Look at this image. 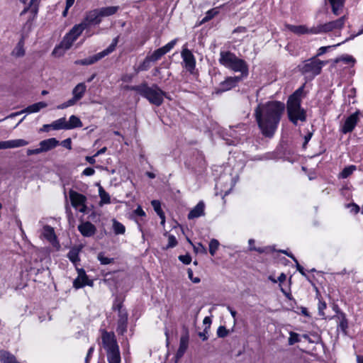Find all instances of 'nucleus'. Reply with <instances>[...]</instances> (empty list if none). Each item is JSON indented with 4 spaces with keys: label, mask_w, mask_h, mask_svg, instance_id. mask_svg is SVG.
<instances>
[{
    "label": "nucleus",
    "mask_w": 363,
    "mask_h": 363,
    "mask_svg": "<svg viewBox=\"0 0 363 363\" xmlns=\"http://www.w3.org/2000/svg\"><path fill=\"white\" fill-rule=\"evenodd\" d=\"M125 309V308L123 306V298L117 296L113 301L112 310L118 312Z\"/></svg>",
    "instance_id": "38"
},
{
    "label": "nucleus",
    "mask_w": 363,
    "mask_h": 363,
    "mask_svg": "<svg viewBox=\"0 0 363 363\" xmlns=\"http://www.w3.org/2000/svg\"><path fill=\"white\" fill-rule=\"evenodd\" d=\"M177 245V240L174 235H168V244L166 247V249L174 247Z\"/></svg>",
    "instance_id": "47"
},
{
    "label": "nucleus",
    "mask_w": 363,
    "mask_h": 363,
    "mask_svg": "<svg viewBox=\"0 0 363 363\" xmlns=\"http://www.w3.org/2000/svg\"><path fill=\"white\" fill-rule=\"evenodd\" d=\"M228 331L227 330L225 326L221 325L218 327L217 330V335L219 337H225V336L228 335Z\"/></svg>",
    "instance_id": "49"
},
{
    "label": "nucleus",
    "mask_w": 363,
    "mask_h": 363,
    "mask_svg": "<svg viewBox=\"0 0 363 363\" xmlns=\"http://www.w3.org/2000/svg\"><path fill=\"white\" fill-rule=\"evenodd\" d=\"M357 167L353 164L345 167L339 174L338 177L342 179H346L348 177H350L355 170H357Z\"/></svg>",
    "instance_id": "35"
},
{
    "label": "nucleus",
    "mask_w": 363,
    "mask_h": 363,
    "mask_svg": "<svg viewBox=\"0 0 363 363\" xmlns=\"http://www.w3.org/2000/svg\"><path fill=\"white\" fill-rule=\"evenodd\" d=\"M328 1L331 6L333 14L339 16L342 12L345 0H328Z\"/></svg>",
    "instance_id": "24"
},
{
    "label": "nucleus",
    "mask_w": 363,
    "mask_h": 363,
    "mask_svg": "<svg viewBox=\"0 0 363 363\" xmlns=\"http://www.w3.org/2000/svg\"><path fill=\"white\" fill-rule=\"evenodd\" d=\"M48 104L44 101H40L35 104H33L32 105L28 106L25 109L22 110L21 112L16 113L15 114H13L12 116H17L22 113H37L40 111L41 109L47 107Z\"/></svg>",
    "instance_id": "21"
},
{
    "label": "nucleus",
    "mask_w": 363,
    "mask_h": 363,
    "mask_svg": "<svg viewBox=\"0 0 363 363\" xmlns=\"http://www.w3.org/2000/svg\"><path fill=\"white\" fill-rule=\"evenodd\" d=\"M347 19V18L346 16H342L335 21H329L323 24H319L315 26V35L342 29L344 27Z\"/></svg>",
    "instance_id": "9"
},
{
    "label": "nucleus",
    "mask_w": 363,
    "mask_h": 363,
    "mask_svg": "<svg viewBox=\"0 0 363 363\" xmlns=\"http://www.w3.org/2000/svg\"><path fill=\"white\" fill-rule=\"evenodd\" d=\"M118 323L116 331L118 335H123L127 330L128 313L126 309L118 312Z\"/></svg>",
    "instance_id": "18"
},
{
    "label": "nucleus",
    "mask_w": 363,
    "mask_h": 363,
    "mask_svg": "<svg viewBox=\"0 0 363 363\" xmlns=\"http://www.w3.org/2000/svg\"><path fill=\"white\" fill-rule=\"evenodd\" d=\"M86 29L85 23H79L75 25L68 33L65 35L63 38L60 47L55 48L52 51V55L55 56H61L63 55V52H59L61 49H64L65 50H69L73 45L74 42L78 38V37L82 33V32Z\"/></svg>",
    "instance_id": "6"
},
{
    "label": "nucleus",
    "mask_w": 363,
    "mask_h": 363,
    "mask_svg": "<svg viewBox=\"0 0 363 363\" xmlns=\"http://www.w3.org/2000/svg\"><path fill=\"white\" fill-rule=\"evenodd\" d=\"M359 121V112H355L348 116L342 126L341 127V131L344 134L351 133Z\"/></svg>",
    "instance_id": "16"
},
{
    "label": "nucleus",
    "mask_w": 363,
    "mask_h": 363,
    "mask_svg": "<svg viewBox=\"0 0 363 363\" xmlns=\"http://www.w3.org/2000/svg\"><path fill=\"white\" fill-rule=\"evenodd\" d=\"M194 249L196 253H201V254L207 253V250H206V247L201 243H198L196 245H194Z\"/></svg>",
    "instance_id": "50"
},
{
    "label": "nucleus",
    "mask_w": 363,
    "mask_h": 363,
    "mask_svg": "<svg viewBox=\"0 0 363 363\" xmlns=\"http://www.w3.org/2000/svg\"><path fill=\"white\" fill-rule=\"evenodd\" d=\"M78 230L84 237H91L96 233V227L89 221L82 223L78 225Z\"/></svg>",
    "instance_id": "19"
},
{
    "label": "nucleus",
    "mask_w": 363,
    "mask_h": 363,
    "mask_svg": "<svg viewBox=\"0 0 363 363\" xmlns=\"http://www.w3.org/2000/svg\"><path fill=\"white\" fill-rule=\"evenodd\" d=\"M177 39H174L164 46L155 50L150 55H148L152 62L159 60L163 55L169 52L176 45Z\"/></svg>",
    "instance_id": "12"
},
{
    "label": "nucleus",
    "mask_w": 363,
    "mask_h": 363,
    "mask_svg": "<svg viewBox=\"0 0 363 363\" xmlns=\"http://www.w3.org/2000/svg\"><path fill=\"white\" fill-rule=\"evenodd\" d=\"M28 141L25 140L23 139L6 140L7 149L23 147L28 145Z\"/></svg>",
    "instance_id": "31"
},
{
    "label": "nucleus",
    "mask_w": 363,
    "mask_h": 363,
    "mask_svg": "<svg viewBox=\"0 0 363 363\" xmlns=\"http://www.w3.org/2000/svg\"><path fill=\"white\" fill-rule=\"evenodd\" d=\"M43 237L51 243L57 241V237L55 233L54 228L50 225H45L43 230Z\"/></svg>",
    "instance_id": "25"
},
{
    "label": "nucleus",
    "mask_w": 363,
    "mask_h": 363,
    "mask_svg": "<svg viewBox=\"0 0 363 363\" xmlns=\"http://www.w3.org/2000/svg\"><path fill=\"white\" fill-rule=\"evenodd\" d=\"M285 106L279 101L259 104L255 110V116L262 133L266 137L274 134Z\"/></svg>",
    "instance_id": "1"
},
{
    "label": "nucleus",
    "mask_w": 363,
    "mask_h": 363,
    "mask_svg": "<svg viewBox=\"0 0 363 363\" xmlns=\"http://www.w3.org/2000/svg\"><path fill=\"white\" fill-rule=\"evenodd\" d=\"M101 345L104 349L108 363H121V353L116 335L113 332L100 330Z\"/></svg>",
    "instance_id": "4"
},
{
    "label": "nucleus",
    "mask_w": 363,
    "mask_h": 363,
    "mask_svg": "<svg viewBox=\"0 0 363 363\" xmlns=\"http://www.w3.org/2000/svg\"><path fill=\"white\" fill-rule=\"evenodd\" d=\"M113 229L116 235H123L125 232L124 225L115 219L113 220Z\"/></svg>",
    "instance_id": "40"
},
{
    "label": "nucleus",
    "mask_w": 363,
    "mask_h": 363,
    "mask_svg": "<svg viewBox=\"0 0 363 363\" xmlns=\"http://www.w3.org/2000/svg\"><path fill=\"white\" fill-rule=\"evenodd\" d=\"M128 89L135 91L145 98L151 104L160 106L162 104L164 98L170 99L166 92L163 91L157 84L149 86L147 83L128 86Z\"/></svg>",
    "instance_id": "3"
},
{
    "label": "nucleus",
    "mask_w": 363,
    "mask_h": 363,
    "mask_svg": "<svg viewBox=\"0 0 363 363\" xmlns=\"http://www.w3.org/2000/svg\"><path fill=\"white\" fill-rule=\"evenodd\" d=\"M69 199L72 206L77 211L81 213H85L86 211V197L72 189L69 191Z\"/></svg>",
    "instance_id": "10"
},
{
    "label": "nucleus",
    "mask_w": 363,
    "mask_h": 363,
    "mask_svg": "<svg viewBox=\"0 0 363 363\" xmlns=\"http://www.w3.org/2000/svg\"><path fill=\"white\" fill-rule=\"evenodd\" d=\"M219 62L228 69L235 72H240V75L242 77L248 76L249 69L247 62L230 51L220 52Z\"/></svg>",
    "instance_id": "5"
},
{
    "label": "nucleus",
    "mask_w": 363,
    "mask_h": 363,
    "mask_svg": "<svg viewBox=\"0 0 363 363\" xmlns=\"http://www.w3.org/2000/svg\"><path fill=\"white\" fill-rule=\"evenodd\" d=\"M40 153H42L40 147L39 148H36V149H33V150H30V149L27 150V155H38V154H40Z\"/></svg>",
    "instance_id": "59"
},
{
    "label": "nucleus",
    "mask_w": 363,
    "mask_h": 363,
    "mask_svg": "<svg viewBox=\"0 0 363 363\" xmlns=\"http://www.w3.org/2000/svg\"><path fill=\"white\" fill-rule=\"evenodd\" d=\"M230 134L234 138V140L230 143L233 145H236L237 144H238L242 140V138L245 135V133H239V134L238 135L237 131L234 129L231 130Z\"/></svg>",
    "instance_id": "42"
},
{
    "label": "nucleus",
    "mask_w": 363,
    "mask_h": 363,
    "mask_svg": "<svg viewBox=\"0 0 363 363\" xmlns=\"http://www.w3.org/2000/svg\"><path fill=\"white\" fill-rule=\"evenodd\" d=\"M220 243L218 240L212 239L209 242V252L212 256H214L218 249Z\"/></svg>",
    "instance_id": "43"
},
{
    "label": "nucleus",
    "mask_w": 363,
    "mask_h": 363,
    "mask_svg": "<svg viewBox=\"0 0 363 363\" xmlns=\"http://www.w3.org/2000/svg\"><path fill=\"white\" fill-rule=\"evenodd\" d=\"M97 258L100 263L104 265L109 264L113 262V258L106 257L104 252L99 253Z\"/></svg>",
    "instance_id": "44"
},
{
    "label": "nucleus",
    "mask_w": 363,
    "mask_h": 363,
    "mask_svg": "<svg viewBox=\"0 0 363 363\" xmlns=\"http://www.w3.org/2000/svg\"><path fill=\"white\" fill-rule=\"evenodd\" d=\"M289 335L290 336L288 340L289 345H293L295 343L298 342L300 341L299 335L298 333H296L294 332H290Z\"/></svg>",
    "instance_id": "45"
},
{
    "label": "nucleus",
    "mask_w": 363,
    "mask_h": 363,
    "mask_svg": "<svg viewBox=\"0 0 363 363\" xmlns=\"http://www.w3.org/2000/svg\"><path fill=\"white\" fill-rule=\"evenodd\" d=\"M247 77L235 76L227 77L224 81L220 82L219 89L220 91H227L235 87L240 82Z\"/></svg>",
    "instance_id": "15"
},
{
    "label": "nucleus",
    "mask_w": 363,
    "mask_h": 363,
    "mask_svg": "<svg viewBox=\"0 0 363 363\" xmlns=\"http://www.w3.org/2000/svg\"><path fill=\"white\" fill-rule=\"evenodd\" d=\"M179 259L185 264H189L191 262V257L189 255L179 256Z\"/></svg>",
    "instance_id": "53"
},
{
    "label": "nucleus",
    "mask_w": 363,
    "mask_h": 363,
    "mask_svg": "<svg viewBox=\"0 0 363 363\" xmlns=\"http://www.w3.org/2000/svg\"><path fill=\"white\" fill-rule=\"evenodd\" d=\"M59 145V141L54 138H48L40 142V149L42 152H48Z\"/></svg>",
    "instance_id": "22"
},
{
    "label": "nucleus",
    "mask_w": 363,
    "mask_h": 363,
    "mask_svg": "<svg viewBox=\"0 0 363 363\" xmlns=\"http://www.w3.org/2000/svg\"><path fill=\"white\" fill-rule=\"evenodd\" d=\"M79 249L74 247L69 251L67 257L73 264H76L79 261Z\"/></svg>",
    "instance_id": "37"
},
{
    "label": "nucleus",
    "mask_w": 363,
    "mask_h": 363,
    "mask_svg": "<svg viewBox=\"0 0 363 363\" xmlns=\"http://www.w3.org/2000/svg\"><path fill=\"white\" fill-rule=\"evenodd\" d=\"M102 21L99 9L88 11L82 23L86 24V28L90 25H99Z\"/></svg>",
    "instance_id": "14"
},
{
    "label": "nucleus",
    "mask_w": 363,
    "mask_h": 363,
    "mask_svg": "<svg viewBox=\"0 0 363 363\" xmlns=\"http://www.w3.org/2000/svg\"><path fill=\"white\" fill-rule=\"evenodd\" d=\"M207 333V328H206L203 330V332H200L199 333V336L204 341L208 339V336L206 335Z\"/></svg>",
    "instance_id": "62"
},
{
    "label": "nucleus",
    "mask_w": 363,
    "mask_h": 363,
    "mask_svg": "<svg viewBox=\"0 0 363 363\" xmlns=\"http://www.w3.org/2000/svg\"><path fill=\"white\" fill-rule=\"evenodd\" d=\"M152 62L150 57L147 55L143 62L137 67L135 68L136 72H140L142 71H147L150 67V62Z\"/></svg>",
    "instance_id": "41"
},
{
    "label": "nucleus",
    "mask_w": 363,
    "mask_h": 363,
    "mask_svg": "<svg viewBox=\"0 0 363 363\" xmlns=\"http://www.w3.org/2000/svg\"><path fill=\"white\" fill-rule=\"evenodd\" d=\"M146 216V213L143 210V208H141L140 206H138L137 207L136 209H135L133 211V216L134 217H141V218H143V217H145Z\"/></svg>",
    "instance_id": "48"
},
{
    "label": "nucleus",
    "mask_w": 363,
    "mask_h": 363,
    "mask_svg": "<svg viewBox=\"0 0 363 363\" xmlns=\"http://www.w3.org/2000/svg\"><path fill=\"white\" fill-rule=\"evenodd\" d=\"M304 86L299 87L288 99L286 104L287 114L289 121L294 125L298 121L304 122L306 120V112L301 107V101L303 98Z\"/></svg>",
    "instance_id": "2"
},
{
    "label": "nucleus",
    "mask_w": 363,
    "mask_h": 363,
    "mask_svg": "<svg viewBox=\"0 0 363 363\" xmlns=\"http://www.w3.org/2000/svg\"><path fill=\"white\" fill-rule=\"evenodd\" d=\"M339 62H343L347 65H354L356 62V60L350 55H342L339 57L335 58L333 60L334 64H338Z\"/></svg>",
    "instance_id": "30"
},
{
    "label": "nucleus",
    "mask_w": 363,
    "mask_h": 363,
    "mask_svg": "<svg viewBox=\"0 0 363 363\" xmlns=\"http://www.w3.org/2000/svg\"><path fill=\"white\" fill-rule=\"evenodd\" d=\"M205 203L203 201H200L195 207H194L188 214L189 220L199 218L205 214Z\"/></svg>",
    "instance_id": "20"
},
{
    "label": "nucleus",
    "mask_w": 363,
    "mask_h": 363,
    "mask_svg": "<svg viewBox=\"0 0 363 363\" xmlns=\"http://www.w3.org/2000/svg\"><path fill=\"white\" fill-rule=\"evenodd\" d=\"M255 243V240L252 239L249 240V245H250V250H255L257 252H259L260 253L263 252L264 250L261 248H256L255 247H253L252 245Z\"/></svg>",
    "instance_id": "56"
},
{
    "label": "nucleus",
    "mask_w": 363,
    "mask_h": 363,
    "mask_svg": "<svg viewBox=\"0 0 363 363\" xmlns=\"http://www.w3.org/2000/svg\"><path fill=\"white\" fill-rule=\"evenodd\" d=\"M339 326L343 330H345L347 328V321L344 316L342 317V320H340Z\"/></svg>",
    "instance_id": "58"
},
{
    "label": "nucleus",
    "mask_w": 363,
    "mask_h": 363,
    "mask_svg": "<svg viewBox=\"0 0 363 363\" xmlns=\"http://www.w3.org/2000/svg\"><path fill=\"white\" fill-rule=\"evenodd\" d=\"M75 0H66V8L63 11V16H65L68 9L74 4Z\"/></svg>",
    "instance_id": "55"
},
{
    "label": "nucleus",
    "mask_w": 363,
    "mask_h": 363,
    "mask_svg": "<svg viewBox=\"0 0 363 363\" xmlns=\"http://www.w3.org/2000/svg\"><path fill=\"white\" fill-rule=\"evenodd\" d=\"M344 43V41L342 42V43ZM342 44V43H337V45H335L333 46H323V47H320L318 50V52L316 54V55L315 57H316V58L319 56H321L323 55L324 53H325L330 48L332 47H337V46H339Z\"/></svg>",
    "instance_id": "46"
},
{
    "label": "nucleus",
    "mask_w": 363,
    "mask_h": 363,
    "mask_svg": "<svg viewBox=\"0 0 363 363\" xmlns=\"http://www.w3.org/2000/svg\"><path fill=\"white\" fill-rule=\"evenodd\" d=\"M151 205L153 207L155 211L157 213V214L162 219V223L163 224L164 223V214L161 208V203L157 200H152L151 201Z\"/></svg>",
    "instance_id": "36"
},
{
    "label": "nucleus",
    "mask_w": 363,
    "mask_h": 363,
    "mask_svg": "<svg viewBox=\"0 0 363 363\" xmlns=\"http://www.w3.org/2000/svg\"><path fill=\"white\" fill-rule=\"evenodd\" d=\"M77 270L78 276L73 281V286L75 289H78L85 286H93V281L89 279L84 269L77 268Z\"/></svg>",
    "instance_id": "13"
},
{
    "label": "nucleus",
    "mask_w": 363,
    "mask_h": 363,
    "mask_svg": "<svg viewBox=\"0 0 363 363\" xmlns=\"http://www.w3.org/2000/svg\"><path fill=\"white\" fill-rule=\"evenodd\" d=\"M119 6H110L106 7L99 8L101 18L108 17L116 14L118 10Z\"/></svg>",
    "instance_id": "27"
},
{
    "label": "nucleus",
    "mask_w": 363,
    "mask_h": 363,
    "mask_svg": "<svg viewBox=\"0 0 363 363\" xmlns=\"http://www.w3.org/2000/svg\"><path fill=\"white\" fill-rule=\"evenodd\" d=\"M62 145L67 148L68 150H71L72 149V141H71V139L70 138H67L65 139V140H63L62 142Z\"/></svg>",
    "instance_id": "57"
},
{
    "label": "nucleus",
    "mask_w": 363,
    "mask_h": 363,
    "mask_svg": "<svg viewBox=\"0 0 363 363\" xmlns=\"http://www.w3.org/2000/svg\"><path fill=\"white\" fill-rule=\"evenodd\" d=\"M51 126L53 130H68L67 120L65 117L53 121Z\"/></svg>",
    "instance_id": "33"
},
{
    "label": "nucleus",
    "mask_w": 363,
    "mask_h": 363,
    "mask_svg": "<svg viewBox=\"0 0 363 363\" xmlns=\"http://www.w3.org/2000/svg\"><path fill=\"white\" fill-rule=\"evenodd\" d=\"M219 13L218 8H213L212 9L208 10L206 14L203 18L201 20L200 24L205 23L210 20H211L214 16L218 15Z\"/></svg>",
    "instance_id": "39"
},
{
    "label": "nucleus",
    "mask_w": 363,
    "mask_h": 363,
    "mask_svg": "<svg viewBox=\"0 0 363 363\" xmlns=\"http://www.w3.org/2000/svg\"><path fill=\"white\" fill-rule=\"evenodd\" d=\"M181 56L184 67L188 72L193 74L196 67V59L191 51L184 48L182 50Z\"/></svg>",
    "instance_id": "11"
},
{
    "label": "nucleus",
    "mask_w": 363,
    "mask_h": 363,
    "mask_svg": "<svg viewBox=\"0 0 363 363\" xmlns=\"http://www.w3.org/2000/svg\"><path fill=\"white\" fill-rule=\"evenodd\" d=\"M99 194L101 199L99 205L108 204L111 203V198L109 194L104 189L102 186L99 188Z\"/></svg>",
    "instance_id": "34"
},
{
    "label": "nucleus",
    "mask_w": 363,
    "mask_h": 363,
    "mask_svg": "<svg viewBox=\"0 0 363 363\" xmlns=\"http://www.w3.org/2000/svg\"><path fill=\"white\" fill-rule=\"evenodd\" d=\"M40 1V0H31L29 6L25 8L23 11L21 12V15H23L26 13L27 11H30L33 16V18H35L38 12V5Z\"/></svg>",
    "instance_id": "29"
},
{
    "label": "nucleus",
    "mask_w": 363,
    "mask_h": 363,
    "mask_svg": "<svg viewBox=\"0 0 363 363\" xmlns=\"http://www.w3.org/2000/svg\"><path fill=\"white\" fill-rule=\"evenodd\" d=\"M77 101L73 99H69L68 101H65V104H66V106L67 107H69V106H74V104H76Z\"/></svg>",
    "instance_id": "64"
},
{
    "label": "nucleus",
    "mask_w": 363,
    "mask_h": 363,
    "mask_svg": "<svg viewBox=\"0 0 363 363\" xmlns=\"http://www.w3.org/2000/svg\"><path fill=\"white\" fill-rule=\"evenodd\" d=\"M86 90V86L84 82L79 83L72 89V98L77 102L84 96Z\"/></svg>",
    "instance_id": "23"
},
{
    "label": "nucleus",
    "mask_w": 363,
    "mask_h": 363,
    "mask_svg": "<svg viewBox=\"0 0 363 363\" xmlns=\"http://www.w3.org/2000/svg\"><path fill=\"white\" fill-rule=\"evenodd\" d=\"M325 64V62L313 57L303 61L298 65L297 69L306 77L314 78L320 74L322 68Z\"/></svg>",
    "instance_id": "7"
},
{
    "label": "nucleus",
    "mask_w": 363,
    "mask_h": 363,
    "mask_svg": "<svg viewBox=\"0 0 363 363\" xmlns=\"http://www.w3.org/2000/svg\"><path fill=\"white\" fill-rule=\"evenodd\" d=\"M94 351V347H91L89 349L87 354H86V359H85V363H88L89 362V360L91 358V357L92 356V354H93Z\"/></svg>",
    "instance_id": "60"
},
{
    "label": "nucleus",
    "mask_w": 363,
    "mask_h": 363,
    "mask_svg": "<svg viewBox=\"0 0 363 363\" xmlns=\"http://www.w3.org/2000/svg\"><path fill=\"white\" fill-rule=\"evenodd\" d=\"M118 43V37H116L113 39L111 45L103 51L98 52L93 56L89 57L87 58L83 59V60H78L74 62V64L79 65H93L95 62H98L101 59L104 58V57L108 55L111 52H113Z\"/></svg>",
    "instance_id": "8"
},
{
    "label": "nucleus",
    "mask_w": 363,
    "mask_h": 363,
    "mask_svg": "<svg viewBox=\"0 0 363 363\" xmlns=\"http://www.w3.org/2000/svg\"><path fill=\"white\" fill-rule=\"evenodd\" d=\"M189 344V337L188 335H183L180 338L179 347L177 352L176 357L177 358H181L184 352H186Z\"/></svg>",
    "instance_id": "26"
},
{
    "label": "nucleus",
    "mask_w": 363,
    "mask_h": 363,
    "mask_svg": "<svg viewBox=\"0 0 363 363\" xmlns=\"http://www.w3.org/2000/svg\"><path fill=\"white\" fill-rule=\"evenodd\" d=\"M24 38L25 36H22L21 40L18 41V43L13 50L11 52V55L13 56L16 57H21L25 55Z\"/></svg>",
    "instance_id": "28"
},
{
    "label": "nucleus",
    "mask_w": 363,
    "mask_h": 363,
    "mask_svg": "<svg viewBox=\"0 0 363 363\" xmlns=\"http://www.w3.org/2000/svg\"><path fill=\"white\" fill-rule=\"evenodd\" d=\"M227 309L230 312V313L232 315V317L233 318L234 320H235L236 316H237V312L229 306L227 307Z\"/></svg>",
    "instance_id": "63"
},
{
    "label": "nucleus",
    "mask_w": 363,
    "mask_h": 363,
    "mask_svg": "<svg viewBox=\"0 0 363 363\" xmlns=\"http://www.w3.org/2000/svg\"><path fill=\"white\" fill-rule=\"evenodd\" d=\"M312 136H313L312 132H308V134L304 136L303 147H305L308 144V143L311 139Z\"/></svg>",
    "instance_id": "61"
},
{
    "label": "nucleus",
    "mask_w": 363,
    "mask_h": 363,
    "mask_svg": "<svg viewBox=\"0 0 363 363\" xmlns=\"http://www.w3.org/2000/svg\"><path fill=\"white\" fill-rule=\"evenodd\" d=\"M68 130H71L76 128L82 127L83 124L79 117L72 115L69 117V121H67Z\"/></svg>",
    "instance_id": "32"
},
{
    "label": "nucleus",
    "mask_w": 363,
    "mask_h": 363,
    "mask_svg": "<svg viewBox=\"0 0 363 363\" xmlns=\"http://www.w3.org/2000/svg\"><path fill=\"white\" fill-rule=\"evenodd\" d=\"M288 257H291L296 263L297 270L303 275H305L303 267L300 265L296 258L293 255H288Z\"/></svg>",
    "instance_id": "51"
},
{
    "label": "nucleus",
    "mask_w": 363,
    "mask_h": 363,
    "mask_svg": "<svg viewBox=\"0 0 363 363\" xmlns=\"http://www.w3.org/2000/svg\"><path fill=\"white\" fill-rule=\"evenodd\" d=\"M187 274H188V277L189 279L193 282V283H195V284H198L200 282V278L199 277H194V276H193V271L192 269H188L187 270Z\"/></svg>",
    "instance_id": "52"
},
{
    "label": "nucleus",
    "mask_w": 363,
    "mask_h": 363,
    "mask_svg": "<svg viewBox=\"0 0 363 363\" xmlns=\"http://www.w3.org/2000/svg\"><path fill=\"white\" fill-rule=\"evenodd\" d=\"M95 173V170L91 167H86L82 172V174L84 176H91Z\"/></svg>",
    "instance_id": "54"
},
{
    "label": "nucleus",
    "mask_w": 363,
    "mask_h": 363,
    "mask_svg": "<svg viewBox=\"0 0 363 363\" xmlns=\"http://www.w3.org/2000/svg\"><path fill=\"white\" fill-rule=\"evenodd\" d=\"M285 28L292 32L293 33L301 35L304 34H311V35H315V26L311 28H308L305 25H291V24H286Z\"/></svg>",
    "instance_id": "17"
}]
</instances>
